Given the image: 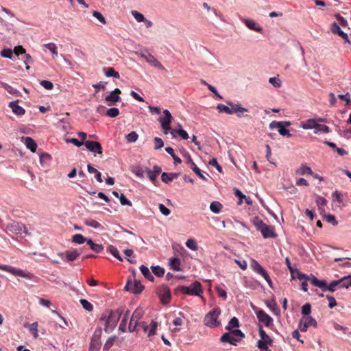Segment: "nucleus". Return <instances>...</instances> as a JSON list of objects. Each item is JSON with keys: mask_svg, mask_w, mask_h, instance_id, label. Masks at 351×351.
Here are the masks:
<instances>
[{"mask_svg": "<svg viewBox=\"0 0 351 351\" xmlns=\"http://www.w3.org/2000/svg\"><path fill=\"white\" fill-rule=\"evenodd\" d=\"M106 114L110 117L114 118L119 114V110L117 108H112L106 110Z\"/></svg>", "mask_w": 351, "mask_h": 351, "instance_id": "48", "label": "nucleus"}, {"mask_svg": "<svg viewBox=\"0 0 351 351\" xmlns=\"http://www.w3.org/2000/svg\"><path fill=\"white\" fill-rule=\"evenodd\" d=\"M9 106L11 108L12 112L18 116H22L25 112V109L19 106L16 101L10 102Z\"/></svg>", "mask_w": 351, "mask_h": 351, "instance_id": "24", "label": "nucleus"}, {"mask_svg": "<svg viewBox=\"0 0 351 351\" xmlns=\"http://www.w3.org/2000/svg\"><path fill=\"white\" fill-rule=\"evenodd\" d=\"M324 219H325L327 222L332 224L333 226H337L338 224V221L336 220L335 217L332 215H325L324 216Z\"/></svg>", "mask_w": 351, "mask_h": 351, "instance_id": "50", "label": "nucleus"}, {"mask_svg": "<svg viewBox=\"0 0 351 351\" xmlns=\"http://www.w3.org/2000/svg\"><path fill=\"white\" fill-rule=\"evenodd\" d=\"M140 270H141V273L143 274V275L145 276V278H146L147 280H149L151 282H154V277L153 276V275L150 272V271L148 269V267H145L144 265H141L140 267Z\"/></svg>", "mask_w": 351, "mask_h": 351, "instance_id": "35", "label": "nucleus"}, {"mask_svg": "<svg viewBox=\"0 0 351 351\" xmlns=\"http://www.w3.org/2000/svg\"><path fill=\"white\" fill-rule=\"evenodd\" d=\"M24 141H25V144L27 148L30 149L31 152H35L36 149L37 148V145H36L35 141L29 136L25 137Z\"/></svg>", "mask_w": 351, "mask_h": 351, "instance_id": "28", "label": "nucleus"}, {"mask_svg": "<svg viewBox=\"0 0 351 351\" xmlns=\"http://www.w3.org/2000/svg\"><path fill=\"white\" fill-rule=\"evenodd\" d=\"M0 269L9 272L16 276L22 277L26 279H32L34 277V275L31 273L25 272L21 269H17L7 265H0Z\"/></svg>", "mask_w": 351, "mask_h": 351, "instance_id": "9", "label": "nucleus"}, {"mask_svg": "<svg viewBox=\"0 0 351 351\" xmlns=\"http://www.w3.org/2000/svg\"><path fill=\"white\" fill-rule=\"evenodd\" d=\"M220 313V308L219 306L215 307L213 311L206 315L204 319V324L210 328L218 326L220 324V322L217 319Z\"/></svg>", "mask_w": 351, "mask_h": 351, "instance_id": "6", "label": "nucleus"}, {"mask_svg": "<svg viewBox=\"0 0 351 351\" xmlns=\"http://www.w3.org/2000/svg\"><path fill=\"white\" fill-rule=\"evenodd\" d=\"M25 327H28L29 329V331L33 335L34 337L36 339L38 337V322H34L32 324H26L24 325Z\"/></svg>", "mask_w": 351, "mask_h": 351, "instance_id": "36", "label": "nucleus"}, {"mask_svg": "<svg viewBox=\"0 0 351 351\" xmlns=\"http://www.w3.org/2000/svg\"><path fill=\"white\" fill-rule=\"evenodd\" d=\"M72 241L77 244H82L85 241L87 242V239L84 238L81 234H76L73 236Z\"/></svg>", "mask_w": 351, "mask_h": 351, "instance_id": "44", "label": "nucleus"}, {"mask_svg": "<svg viewBox=\"0 0 351 351\" xmlns=\"http://www.w3.org/2000/svg\"><path fill=\"white\" fill-rule=\"evenodd\" d=\"M80 302L82 305L83 308L85 310H86L89 312H90L93 310V304L90 302H89L88 300H86L85 299H81L80 300Z\"/></svg>", "mask_w": 351, "mask_h": 351, "instance_id": "45", "label": "nucleus"}, {"mask_svg": "<svg viewBox=\"0 0 351 351\" xmlns=\"http://www.w3.org/2000/svg\"><path fill=\"white\" fill-rule=\"evenodd\" d=\"M340 287L348 288L351 287V276H344L339 280Z\"/></svg>", "mask_w": 351, "mask_h": 351, "instance_id": "38", "label": "nucleus"}, {"mask_svg": "<svg viewBox=\"0 0 351 351\" xmlns=\"http://www.w3.org/2000/svg\"><path fill=\"white\" fill-rule=\"evenodd\" d=\"M84 223L86 226L94 228H99L101 226V225L98 221H97L95 219H90V218L86 219L84 220Z\"/></svg>", "mask_w": 351, "mask_h": 351, "instance_id": "42", "label": "nucleus"}, {"mask_svg": "<svg viewBox=\"0 0 351 351\" xmlns=\"http://www.w3.org/2000/svg\"><path fill=\"white\" fill-rule=\"evenodd\" d=\"M222 208V204L217 201L213 202L210 205V209L214 213H219Z\"/></svg>", "mask_w": 351, "mask_h": 351, "instance_id": "39", "label": "nucleus"}, {"mask_svg": "<svg viewBox=\"0 0 351 351\" xmlns=\"http://www.w3.org/2000/svg\"><path fill=\"white\" fill-rule=\"evenodd\" d=\"M228 104L230 106V108L221 104H218L217 109L218 110L219 112H225L228 114H232L236 113L237 117L241 118V115L239 114V112H245L248 111L247 108L241 107L239 104H234L231 102H228Z\"/></svg>", "mask_w": 351, "mask_h": 351, "instance_id": "5", "label": "nucleus"}, {"mask_svg": "<svg viewBox=\"0 0 351 351\" xmlns=\"http://www.w3.org/2000/svg\"><path fill=\"white\" fill-rule=\"evenodd\" d=\"M158 293L162 304H168L171 300V292L167 286H161L158 289Z\"/></svg>", "mask_w": 351, "mask_h": 351, "instance_id": "14", "label": "nucleus"}, {"mask_svg": "<svg viewBox=\"0 0 351 351\" xmlns=\"http://www.w3.org/2000/svg\"><path fill=\"white\" fill-rule=\"evenodd\" d=\"M121 93V90L117 88L113 91H112L109 95L106 97L105 100L106 102H110L112 104L117 103L121 99V97H119Z\"/></svg>", "mask_w": 351, "mask_h": 351, "instance_id": "20", "label": "nucleus"}, {"mask_svg": "<svg viewBox=\"0 0 351 351\" xmlns=\"http://www.w3.org/2000/svg\"><path fill=\"white\" fill-rule=\"evenodd\" d=\"M154 141V149H158L160 148H162L164 145L163 141L159 137H155Z\"/></svg>", "mask_w": 351, "mask_h": 351, "instance_id": "59", "label": "nucleus"}, {"mask_svg": "<svg viewBox=\"0 0 351 351\" xmlns=\"http://www.w3.org/2000/svg\"><path fill=\"white\" fill-rule=\"evenodd\" d=\"M123 312V308H119L114 311H110L108 315L102 314L99 321L105 322L104 330L106 332H111L116 327Z\"/></svg>", "mask_w": 351, "mask_h": 351, "instance_id": "1", "label": "nucleus"}, {"mask_svg": "<svg viewBox=\"0 0 351 351\" xmlns=\"http://www.w3.org/2000/svg\"><path fill=\"white\" fill-rule=\"evenodd\" d=\"M125 138L128 143H134L137 141L138 135L136 132L133 131L126 135Z\"/></svg>", "mask_w": 351, "mask_h": 351, "instance_id": "46", "label": "nucleus"}, {"mask_svg": "<svg viewBox=\"0 0 351 351\" xmlns=\"http://www.w3.org/2000/svg\"><path fill=\"white\" fill-rule=\"evenodd\" d=\"M159 210L160 213L165 216H168L170 215L171 211L169 208H167L164 204H160L158 206Z\"/></svg>", "mask_w": 351, "mask_h": 351, "instance_id": "61", "label": "nucleus"}, {"mask_svg": "<svg viewBox=\"0 0 351 351\" xmlns=\"http://www.w3.org/2000/svg\"><path fill=\"white\" fill-rule=\"evenodd\" d=\"M87 244L96 253H99L104 250V246L101 244H96L90 239H87Z\"/></svg>", "mask_w": 351, "mask_h": 351, "instance_id": "32", "label": "nucleus"}, {"mask_svg": "<svg viewBox=\"0 0 351 351\" xmlns=\"http://www.w3.org/2000/svg\"><path fill=\"white\" fill-rule=\"evenodd\" d=\"M302 321H304L308 326H313L314 327H317V322L312 317H303Z\"/></svg>", "mask_w": 351, "mask_h": 351, "instance_id": "52", "label": "nucleus"}, {"mask_svg": "<svg viewBox=\"0 0 351 351\" xmlns=\"http://www.w3.org/2000/svg\"><path fill=\"white\" fill-rule=\"evenodd\" d=\"M177 291L189 295H195L200 297L202 300H205L204 297L202 295L203 293V289L201 283L198 281H195L190 286H180L177 288Z\"/></svg>", "mask_w": 351, "mask_h": 351, "instance_id": "4", "label": "nucleus"}, {"mask_svg": "<svg viewBox=\"0 0 351 351\" xmlns=\"http://www.w3.org/2000/svg\"><path fill=\"white\" fill-rule=\"evenodd\" d=\"M80 253L77 250H66L64 252H60L58 255L60 256H65V261L67 262H71L75 261L79 256Z\"/></svg>", "mask_w": 351, "mask_h": 351, "instance_id": "18", "label": "nucleus"}, {"mask_svg": "<svg viewBox=\"0 0 351 351\" xmlns=\"http://www.w3.org/2000/svg\"><path fill=\"white\" fill-rule=\"evenodd\" d=\"M295 173L298 175H313L311 169L305 164H302L300 167L295 171Z\"/></svg>", "mask_w": 351, "mask_h": 351, "instance_id": "30", "label": "nucleus"}, {"mask_svg": "<svg viewBox=\"0 0 351 351\" xmlns=\"http://www.w3.org/2000/svg\"><path fill=\"white\" fill-rule=\"evenodd\" d=\"M316 204L318 208L321 209L322 207H324L327 204V200L322 196H317L316 197Z\"/></svg>", "mask_w": 351, "mask_h": 351, "instance_id": "54", "label": "nucleus"}, {"mask_svg": "<svg viewBox=\"0 0 351 351\" xmlns=\"http://www.w3.org/2000/svg\"><path fill=\"white\" fill-rule=\"evenodd\" d=\"M293 275L291 274V278L293 279H298L300 280V281L303 280H308L311 282V278H313V277H315V276L313 275H311V276H307L304 274H302L301 273L299 270L298 269H294L293 270Z\"/></svg>", "mask_w": 351, "mask_h": 351, "instance_id": "23", "label": "nucleus"}, {"mask_svg": "<svg viewBox=\"0 0 351 351\" xmlns=\"http://www.w3.org/2000/svg\"><path fill=\"white\" fill-rule=\"evenodd\" d=\"M130 312L129 310H127L123 315V317L121 322V324L119 325V329L125 332H126V330H127V322H128V319L130 316Z\"/></svg>", "mask_w": 351, "mask_h": 351, "instance_id": "31", "label": "nucleus"}, {"mask_svg": "<svg viewBox=\"0 0 351 351\" xmlns=\"http://www.w3.org/2000/svg\"><path fill=\"white\" fill-rule=\"evenodd\" d=\"M12 54H13V52H12V49H5L3 51H1V56L4 57V58H10V59L12 58Z\"/></svg>", "mask_w": 351, "mask_h": 351, "instance_id": "64", "label": "nucleus"}, {"mask_svg": "<svg viewBox=\"0 0 351 351\" xmlns=\"http://www.w3.org/2000/svg\"><path fill=\"white\" fill-rule=\"evenodd\" d=\"M311 305L309 303H306L302 307V314L303 315H308L311 313Z\"/></svg>", "mask_w": 351, "mask_h": 351, "instance_id": "55", "label": "nucleus"}, {"mask_svg": "<svg viewBox=\"0 0 351 351\" xmlns=\"http://www.w3.org/2000/svg\"><path fill=\"white\" fill-rule=\"evenodd\" d=\"M161 171V168L159 166L155 165L153 168V170L147 169L146 172L149 180L152 182H154L157 176L160 173Z\"/></svg>", "mask_w": 351, "mask_h": 351, "instance_id": "22", "label": "nucleus"}, {"mask_svg": "<svg viewBox=\"0 0 351 351\" xmlns=\"http://www.w3.org/2000/svg\"><path fill=\"white\" fill-rule=\"evenodd\" d=\"M239 319L236 317H234L230 319L228 324L226 326L225 328L227 330H230L232 328L239 327Z\"/></svg>", "mask_w": 351, "mask_h": 351, "instance_id": "41", "label": "nucleus"}, {"mask_svg": "<svg viewBox=\"0 0 351 351\" xmlns=\"http://www.w3.org/2000/svg\"><path fill=\"white\" fill-rule=\"evenodd\" d=\"M251 269L258 274L261 275L267 282L269 285L272 287V281L265 269L254 259H252L250 262Z\"/></svg>", "mask_w": 351, "mask_h": 351, "instance_id": "11", "label": "nucleus"}, {"mask_svg": "<svg viewBox=\"0 0 351 351\" xmlns=\"http://www.w3.org/2000/svg\"><path fill=\"white\" fill-rule=\"evenodd\" d=\"M319 132L328 134L330 132V130L328 126L326 125H320L318 123V126H317L316 130L314 132V133L317 134Z\"/></svg>", "mask_w": 351, "mask_h": 351, "instance_id": "49", "label": "nucleus"}, {"mask_svg": "<svg viewBox=\"0 0 351 351\" xmlns=\"http://www.w3.org/2000/svg\"><path fill=\"white\" fill-rule=\"evenodd\" d=\"M259 335L261 338V340L265 341L266 343H269V346L271 345L273 340L266 333V332L263 329L262 326H260L258 329Z\"/></svg>", "mask_w": 351, "mask_h": 351, "instance_id": "37", "label": "nucleus"}, {"mask_svg": "<svg viewBox=\"0 0 351 351\" xmlns=\"http://www.w3.org/2000/svg\"><path fill=\"white\" fill-rule=\"evenodd\" d=\"M268 345L269 343H266L265 341L260 339L258 341L257 346L259 349L267 351L269 350L267 346Z\"/></svg>", "mask_w": 351, "mask_h": 351, "instance_id": "62", "label": "nucleus"}, {"mask_svg": "<svg viewBox=\"0 0 351 351\" xmlns=\"http://www.w3.org/2000/svg\"><path fill=\"white\" fill-rule=\"evenodd\" d=\"M40 84L47 90H51L53 88V83L48 80H42Z\"/></svg>", "mask_w": 351, "mask_h": 351, "instance_id": "58", "label": "nucleus"}, {"mask_svg": "<svg viewBox=\"0 0 351 351\" xmlns=\"http://www.w3.org/2000/svg\"><path fill=\"white\" fill-rule=\"evenodd\" d=\"M119 199L121 205L132 206V202L123 193L120 194Z\"/></svg>", "mask_w": 351, "mask_h": 351, "instance_id": "56", "label": "nucleus"}, {"mask_svg": "<svg viewBox=\"0 0 351 351\" xmlns=\"http://www.w3.org/2000/svg\"><path fill=\"white\" fill-rule=\"evenodd\" d=\"M244 23L249 29L254 30L257 32H261L263 29L262 27L261 26H258L254 20L245 19Z\"/></svg>", "mask_w": 351, "mask_h": 351, "instance_id": "27", "label": "nucleus"}, {"mask_svg": "<svg viewBox=\"0 0 351 351\" xmlns=\"http://www.w3.org/2000/svg\"><path fill=\"white\" fill-rule=\"evenodd\" d=\"M6 230L12 234L22 236L23 234H27L26 227L18 221H12L6 226Z\"/></svg>", "mask_w": 351, "mask_h": 351, "instance_id": "10", "label": "nucleus"}, {"mask_svg": "<svg viewBox=\"0 0 351 351\" xmlns=\"http://www.w3.org/2000/svg\"><path fill=\"white\" fill-rule=\"evenodd\" d=\"M44 47L47 49L53 56H58V47L53 43L45 44Z\"/></svg>", "mask_w": 351, "mask_h": 351, "instance_id": "40", "label": "nucleus"}, {"mask_svg": "<svg viewBox=\"0 0 351 351\" xmlns=\"http://www.w3.org/2000/svg\"><path fill=\"white\" fill-rule=\"evenodd\" d=\"M144 310L142 308L138 307L137 308H136V310L134 311L131 317L129 323V332H132L136 331L137 326H139L140 322H138V321L142 318V317L144 315Z\"/></svg>", "mask_w": 351, "mask_h": 351, "instance_id": "8", "label": "nucleus"}, {"mask_svg": "<svg viewBox=\"0 0 351 351\" xmlns=\"http://www.w3.org/2000/svg\"><path fill=\"white\" fill-rule=\"evenodd\" d=\"M245 337L244 333L239 329L230 330L229 332H225L221 337V343H229L237 346Z\"/></svg>", "mask_w": 351, "mask_h": 351, "instance_id": "3", "label": "nucleus"}, {"mask_svg": "<svg viewBox=\"0 0 351 351\" xmlns=\"http://www.w3.org/2000/svg\"><path fill=\"white\" fill-rule=\"evenodd\" d=\"M171 269L175 271H180V261L178 257H173L169 260Z\"/></svg>", "mask_w": 351, "mask_h": 351, "instance_id": "34", "label": "nucleus"}, {"mask_svg": "<svg viewBox=\"0 0 351 351\" xmlns=\"http://www.w3.org/2000/svg\"><path fill=\"white\" fill-rule=\"evenodd\" d=\"M103 72L107 77H113L117 79L120 77L119 72L116 71L112 67H104Z\"/></svg>", "mask_w": 351, "mask_h": 351, "instance_id": "29", "label": "nucleus"}, {"mask_svg": "<svg viewBox=\"0 0 351 351\" xmlns=\"http://www.w3.org/2000/svg\"><path fill=\"white\" fill-rule=\"evenodd\" d=\"M85 147L91 152L102 154V147L97 141H86L84 142Z\"/></svg>", "mask_w": 351, "mask_h": 351, "instance_id": "15", "label": "nucleus"}, {"mask_svg": "<svg viewBox=\"0 0 351 351\" xmlns=\"http://www.w3.org/2000/svg\"><path fill=\"white\" fill-rule=\"evenodd\" d=\"M335 16L342 27H346L348 25L347 20L341 16L339 14H336Z\"/></svg>", "mask_w": 351, "mask_h": 351, "instance_id": "63", "label": "nucleus"}, {"mask_svg": "<svg viewBox=\"0 0 351 351\" xmlns=\"http://www.w3.org/2000/svg\"><path fill=\"white\" fill-rule=\"evenodd\" d=\"M163 113L165 114V117L160 118L158 120L161 124L162 128L164 130V132L167 134L168 131L171 130L172 116L168 110H165Z\"/></svg>", "mask_w": 351, "mask_h": 351, "instance_id": "13", "label": "nucleus"}, {"mask_svg": "<svg viewBox=\"0 0 351 351\" xmlns=\"http://www.w3.org/2000/svg\"><path fill=\"white\" fill-rule=\"evenodd\" d=\"M116 337H111L108 339V340L106 341L104 346V350L108 351L110 350V348L113 346L114 341H115Z\"/></svg>", "mask_w": 351, "mask_h": 351, "instance_id": "47", "label": "nucleus"}, {"mask_svg": "<svg viewBox=\"0 0 351 351\" xmlns=\"http://www.w3.org/2000/svg\"><path fill=\"white\" fill-rule=\"evenodd\" d=\"M184 157L186 158V162L190 165L191 169L197 175V176L203 180H206V178L203 175L202 171L195 164L191 156L189 154H184Z\"/></svg>", "mask_w": 351, "mask_h": 351, "instance_id": "16", "label": "nucleus"}, {"mask_svg": "<svg viewBox=\"0 0 351 351\" xmlns=\"http://www.w3.org/2000/svg\"><path fill=\"white\" fill-rule=\"evenodd\" d=\"M179 173H162L161 180L163 182L169 183L179 176Z\"/></svg>", "mask_w": 351, "mask_h": 351, "instance_id": "26", "label": "nucleus"}, {"mask_svg": "<svg viewBox=\"0 0 351 351\" xmlns=\"http://www.w3.org/2000/svg\"><path fill=\"white\" fill-rule=\"evenodd\" d=\"M146 61L149 63L152 66L158 68L160 70H164L165 67L162 64L152 55L148 54L147 56H143Z\"/></svg>", "mask_w": 351, "mask_h": 351, "instance_id": "21", "label": "nucleus"}, {"mask_svg": "<svg viewBox=\"0 0 351 351\" xmlns=\"http://www.w3.org/2000/svg\"><path fill=\"white\" fill-rule=\"evenodd\" d=\"M318 126V123H317V120L315 119H309L306 121H303L301 123V127L304 130H309V129H315Z\"/></svg>", "mask_w": 351, "mask_h": 351, "instance_id": "25", "label": "nucleus"}, {"mask_svg": "<svg viewBox=\"0 0 351 351\" xmlns=\"http://www.w3.org/2000/svg\"><path fill=\"white\" fill-rule=\"evenodd\" d=\"M252 223L256 227V230L261 232L265 239L275 238L276 237L274 227L267 225L258 217L253 218Z\"/></svg>", "mask_w": 351, "mask_h": 351, "instance_id": "2", "label": "nucleus"}, {"mask_svg": "<svg viewBox=\"0 0 351 351\" xmlns=\"http://www.w3.org/2000/svg\"><path fill=\"white\" fill-rule=\"evenodd\" d=\"M93 15L94 17H95L97 19H98L101 23L106 24V19L101 12H99L98 11H94L93 12Z\"/></svg>", "mask_w": 351, "mask_h": 351, "instance_id": "60", "label": "nucleus"}, {"mask_svg": "<svg viewBox=\"0 0 351 351\" xmlns=\"http://www.w3.org/2000/svg\"><path fill=\"white\" fill-rule=\"evenodd\" d=\"M186 245L189 249L195 251L198 248L196 241L193 239H188L186 242Z\"/></svg>", "mask_w": 351, "mask_h": 351, "instance_id": "53", "label": "nucleus"}, {"mask_svg": "<svg viewBox=\"0 0 351 351\" xmlns=\"http://www.w3.org/2000/svg\"><path fill=\"white\" fill-rule=\"evenodd\" d=\"M256 315L259 322L264 323L266 326H269L273 324V319L263 310L261 309L257 311Z\"/></svg>", "mask_w": 351, "mask_h": 351, "instance_id": "17", "label": "nucleus"}, {"mask_svg": "<svg viewBox=\"0 0 351 351\" xmlns=\"http://www.w3.org/2000/svg\"><path fill=\"white\" fill-rule=\"evenodd\" d=\"M144 287L141 284L139 281L128 280L125 287V289L128 291H130L132 293H140L143 290Z\"/></svg>", "mask_w": 351, "mask_h": 351, "instance_id": "12", "label": "nucleus"}, {"mask_svg": "<svg viewBox=\"0 0 351 351\" xmlns=\"http://www.w3.org/2000/svg\"><path fill=\"white\" fill-rule=\"evenodd\" d=\"M152 272L158 277H162L165 274V269L160 266H152Z\"/></svg>", "mask_w": 351, "mask_h": 351, "instance_id": "43", "label": "nucleus"}, {"mask_svg": "<svg viewBox=\"0 0 351 351\" xmlns=\"http://www.w3.org/2000/svg\"><path fill=\"white\" fill-rule=\"evenodd\" d=\"M124 254L126 256L125 258L128 260V261H129L130 263H136V260L131 258L134 254V251L132 250L127 249L124 250Z\"/></svg>", "mask_w": 351, "mask_h": 351, "instance_id": "51", "label": "nucleus"}, {"mask_svg": "<svg viewBox=\"0 0 351 351\" xmlns=\"http://www.w3.org/2000/svg\"><path fill=\"white\" fill-rule=\"evenodd\" d=\"M132 14L133 16L134 17V19L138 22H143V21H145V18L144 17L143 14H142L141 13H140L137 11H132Z\"/></svg>", "mask_w": 351, "mask_h": 351, "instance_id": "57", "label": "nucleus"}, {"mask_svg": "<svg viewBox=\"0 0 351 351\" xmlns=\"http://www.w3.org/2000/svg\"><path fill=\"white\" fill-rule=\"evenodd\" d=\"M311 284L315 287L320 288L323 291H329L330 292H334L337 286L340 287L339 280H332L328 285H327L325 280H319L316 277L311 278Z\"/></svg>", "mask_w": 351, "mask_h": 351, "instance_id": "7", "label": "nucleus"}, {"mask_svg": "<svg viewBox=\"0 0 351 351\" xmlns=\"http://www.w3.org/2000/svg\"><path fill=\"white\" fill-rule=\"evenodd\" d=\"M330 31L334 34H337L340 37H341L343 39L345 40V42L350 43L348 34L344 33L341 28L339 27V25L337 23H333L331 25Z\"/></svg>", "mask_w": 351, "mask_h": 351, "instance_id": "19", "label": "nucleus"}, {"mask_svg": "<svg viewBox=\"0 0 351 351\" xmlns=\"http://www.w3.org/2000/svg\"><path fill=\"white\" fill-rule=\"evenodd\" d=\"M107 252L110 253L113 256L117 258L119 261H123L122 257L120 256L118 249L114 245H110L107 247Z\"/></svg>", "mask_w": 351, "mask_h": 351, "instance_id": "33", "label": "nucleus"}]
</instances>
